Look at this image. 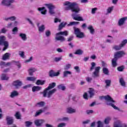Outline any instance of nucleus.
Wrapping results in <instances>:
<instances>
[{"label": "nucleus", "instance_id": "1", "mask_svg": "<svg viewBox=\"0 0 127 127\" xmlns=\"http://www.w3.org/2000/svg\"><path fill=\"white\" fill-rule=\"evenodd\" d=\"M55 87H56V83H51L49 84V86L46 88L43 92H40V94H43V97L44 98H48V99H50V98L52 97V95L57 91L56 88L53 89V88H55ZM51 89H53L51 90Z\"/></svg>", "mask_w": 127, "mask_h": 127}, {"label": "nucleus", "instance_id": "2", "mask_svg": "<svg viewBox=\"0 0 127 127\" xmlns=\"http://www.w3.org/2000/svg\"><path fill=\"white\" fill-rule=\"evenodd\" d=\"M64 6L65 10H71L72 12H75L78 13L80 11V8L75 2H71L70 1H66L63 3Z\"/></svg>", "mask_w": 127, "mask_h": 127}, {"label": "nucleus", "instance_id": "3", "mask_svg": "<svg viewBox=\"0 0 127 127\" xmlns=\"http://www.w3.org/2000/svg\"><path fill=\"white\" fill-rule=\"evenodd\" d=\"M99 99L100 100H103L105 99V100L106 101V104L108 106H111V107H112L114 110H117V111H120V108H118V107H116V105H114L113 103H116V101L114 100H113V98L110 96V95H107L105 96H100Z\"/></svg>", "mask_w": 127, "mask_h": 127}, {"label": "nucleus", "instance_id": "4", "mask_svg": "<svg viewBox=\"0 0 127 127\" xmlns=\"http://www.w3.org/2000/svg\"><path fill=\"white\" fill-rule=\"evenodd\" d=\"M91 66L90 68V72H92L94 69H95V71L92 73V77L93 78H98V77H100V70H101V66H97L96 67V63L95 62H92L91 63Z\"/></svg>", "mask_w": 127, "mask_h": 127}, {"label": "nucleus", "instance_id": "5", "mask_svg": "<svg viewBox=\"0 0 127 127\" xmlns=\"http://www.w3.org/2000/svg\"><path fill=\"white\" fill-rule=\"evenodd\" d=\"M68 32L67 31H61L59 33H57L56 34V37L55 39L56 40H57V41H61V42H64L66 40V39H65V37L64 36H68ZM60 35H64L63 36H60Z\"/></svg>", "mask_w": 127, "mask_h": 127}, {"label": "nucleus", "instance_id": "6", "mask_svg": "<svg viewBox=\"0 0 127 127\" xmlns=\"http://www.w3.org/2000/svg\"><path fill=\"white\" fill-rule=\"evenodd\" d=\"M0 45L4 46L2 49L3 51H5L7 49V47H8V42L6 41V38L4 36H0Z\"/></svg>", "mask_w": 127, "mask_h": 127}, {"label": "nucleus", "instance_id": "7", "mask_svg": "<svg viewBox=\"0 0 127 127\" xmlns=\"http://www.w3.org/2000/svg\"><path fill=\"white\" fill-rule=\"evenodd\" d=\"M74 34L76 35L77 38H84L85 37V34L84 33L81 32L80 29L76 27L73 28Z\"/></svg>", "mask_w": 127, "mask_h": 127}, {"label": "nucleus", "instance_id": "8", "mask_svg": "<svg viewBox=\"0 0 127 127\" xmlns=\"http://www.w3.org/2000/svg\"><path fill=\"white\" fill-rule=\"evenodd\" d=\"M14 2V0H2L1 2V5H4L5 6H11V7H14V6L12 3Z\"/></svg>", "mask_w": 127, "mask_h": 127}, {"label": "nucleus", "instance_id": "9", "mask_svg": "<svg viewBox=\"0 0 127 127\" xmlns=\"http://www.w3.org/2000/svg\"><path fill=\"white\" fill-rule=\"evenodd\" d=\"M46 7L49 9V12L51 14V15H53V14H55V11H54V8H55V7L53 4L51 3L49 4H45Z\"/></svg>", "mask_w": 127, "mask_h": 127}, {"label": "nucleus", "instance_id": "10", "mask_svg": "<svg viewBox=\"0 0 127 127\" xmlns=\"http://www.w3.org/2000/svg\"><path fill=\"white\" fill-rule=\"evenodd\" d=\"M126 55V53L124 51H118L114 54V58L117 59L122 58L123 56Z\"/></svg>", "mask_w": 127, "mask_h": 127}, {"label": "nucleus", "instance_id": "11", "mask_svg": "<svg viewBox=\"0 0 127 127\" xmlns=\"http://www.w3.org/2000/svg\"><path fill=\"white\" fill-rule=\"evenodd\" d=\"M5 120L7 126H11V125H13V123H14V120L13 119V117L11 116H6L5 118Z\"/></svg>", "mask_w": 127, "mask_h": 127}, {"label": "nucleus", "instance_id": "12", "mask_svg": "<svg viewBox=\"0 0 127 127\" xmlns=\"http://www.w3.org/2000/svg\"><path fill=\"white\" fill-rule=\"evenodd\" d=\"M12 85L15 89H19V87L22 86V82L19 80H15L13 81Z\"/></svg>", "mask_w": 127, "mask_h": 127}, {"label": "nucleus", "instance_id": "13", "mask_svg": "<svg viewBox=\"0 0 127 127\" xmlns=\"http://www.w3.org/2000/svg\"><path fill=\"white\" fill-rule=\"evenodd\" d=\"M44 123H45V120L42 119H37L34 121V124L36 127H42V125Z\"/></svg>", "mask_w": 127, "mask_h": 127}, {"label": "nucleus", "instance_id": "14", "mask_svg": "<svg viewBox=\"0 0 127 127\" xmlns=\"http://www.w3.org/2000/svg\"><path fill=\"white\" fill-rule=\"evenodd\" d=\"M72 16L74 20H77V21H84L83 17L80 16V14H76L75 13L72 14Z\"/></svg>", "mask_w": 127, "mask_h": 127}, {"label": "nucleus", "instance_id": "15", "mask_svg": "<svg viewBox=\"0 0 127 127\" xmlns=\"http://www.w3.org/2000/svg\"><path fill=\"white\" fill-rule=\"evenodd\" d=\"M114 127H127V125L120 121H117L114 123Z\"/></svg>", "mask_w": 127, "mask_h": 127}, {"label": "nucleus", "instance_id": "16", "mask_svg": "<svg viewBox=\"0 0 127 127\" xmlns=\"http://www.w3.org/2000/svg\"><path fill=\"white\" fill-rule=\"evenodd\" d=\"M48 107L47 106L44 107L43 109H40L38 111H37L36 112V114L35 115V117H38V116H40V115H41L42 113H44L46 110H47Z\"/></svg>", "mask_w": 127, "mask_h": 127}, {"label": "nucleus", "instance_id": "17", "mask_svg": "<svg viewBox=\"0 0 127 127\" xmlns=\"http://www.w3.org/2000/svg\"><path fill=\"white\" fill-rule=\"evenodd\" d=\"M59 75H60V72H59V71L55 72H54V70H51L49 72L50 77H56L57 76H59Z\"/></svg>", "mask_w": 127, "mask_h": 127}, {"label": "nucleus", "instance_id": "18", "mask_svg": "<svg viewBox=\"0 0 127 127\" xmlns=\"http://www.w3.org/2000/svg\"><path fill=\"white\" fill-rule=\"evenodd\" d=\"M127 19V17H125L123 18H122L119 19L118 21V25L119 26H122V25H124L125 24V22H126V21Z\"/></svg>", "mask_w": 127, "mask_h": 127}, {"label": "nucleus", "instance_id": "19", "mask_svg": "<svg viewBox=\"0 0 127 127\" xmlns=\"http://www.w3.org/2000/svg\"><path fill=\"white\" fill-rule=\"evenodd\" d=\"M88 94L89 95V98L92 99L94 96H95V90L92 88H90L88 90Z\"/></svg>", "mask_w": 127, "mask_h": 127}, {"label": "nucleus", "instance_id": "20", "mask_svg": "<svg viewBox=\"0 0 127 127\" xmlns=\"http://www.w3.org/2000/svg\"><path fill=\"white\" fill-rule=\"evenodd\" d=\"M46 105V103L44 101H41L35 104V107L37 108H43L44 106Z\"/></svg>", "mask_w": 127, "mask_h": 127}, {"label": "nucleus", "instance_id": "21", "mask_svg": "<svg viewBox=\"0 0 127 127\" xmlns=\"http://www.w3.org/2000/svg\"><path fill=\"white\" fill-rule=\"evenodd\" d=\"M19 36L23 41H26L27 40V36L26 34L20 33L19 34Z\"/></svg>", "mask_w": 127, "mask_h": 127}, {"label": "nucleus", "instance_id": "22", "mask_svg": "<svg viewBox=\"0 0 127 127\" xmlns=\"http://www.w3.org/2000/svg\"><path fill=\"white\" fill-rule=\"evenodd\" d=\"M37 71V69L36 68L31 67L28 70L29 75H30V76H33V73H34V72H36Z\"/></svg>", "mask_w": 127, "mask_h": 127}, {"label": "nucleus", "instance_id": "23", "mask_svg": "<svg viewBox=\"0 0 127 127\" xmlns=\"http://www.w3.org/2000/svg\"><path fill=\"white\" fill-rule=\"evenodd\" d=\"M42 89V87L39 86H34L32 88V91L33 93L35 92H38V91H40Z\"/></svg>", "mask_w": 127, "mask_h": 127}, {"label": "nucleus", "instance_id": "24", "mask_svg": "<svg viewBox=\"0 0 127 127\" xmlns=\"http://www.w3.org/2000/svg\"><path fill=\"white\" fill-rule=\"evenodd\" d=\"M10 53H6L5 54H4L2 56V59L4 61H5V60H7L9 59V57H10Z\"/></svg>", "mask_w": 127, "mask_h": 127}, {"label": "nucleus", "instance_id": "25", "mask_svg": "<svg viewBox=\"0 0 127 127\" xmlns=\"http://www.w3.org/2000/svg\"><path fill=\"white\" fill-rule=\"evenodd\" d=\"M38 9L39 11H41L42 14H46V12H47V10L45 9V7H39Z\"/></svg>", "mask_w": 127, "mask_h": 127}, {"label": "nucleus", "instance_id": "26", "mask_svg": "<svg viewBox=\"0 0 127 127\" xmlns=\"http://www.w3.org/2000/svg\"><path fill=\"white\" fill-rule=\"evenodd\" d=\"M38 27L39 32H44V30H45V25H42L39 26V24H38Z\"/></svg>", "mask_w": 127, "mask_h": 127}, {"label": "nucleus", "instance_id": "27", "mask_svg": "<svg viewBox=\"0 0 127 127\" xmlns=\"http://www.w3.org/2000/svg\"><path fill=\"white\" fill-rule=\"evenodd\" d=\"M67 24L66 22H62L59 26L58 30L59 31H60L62 30V29L64 28V27H65V26Z\"/></svg>", "mask_w": 127, "mask_h": 127}, {"label": "nucleus", "instance_id": "28", "mask_svg": "<svg viewBox=\"0 0 127 127\" xmlns=\"http://www.w3.org/2000/svg\"><path fill=\"white\" fill-rule=\"evenodd\" d=\"M16 19V17L13 16L9 17H5L4 18V20H5V21H13V20H15Z\"/></svg>", "mask_w": 127, "mask_h": 127}, {"label": "nucleus", "instance_id": "29", "mask_svg": "<svg viewBox=\"0 0 127 127\" xmlns=\"http://www.w3.org/2000/svg\"><path fill=\"white\" fill-rule=\"evenodd\" d=\"M87 29H89V31H90V33L91 34L94 35L95 34V29H94V28L93 27V26L92 25H89L88 27H87Z\"/></svg>", "mask_w": 127, "mask_h": 127}, {"label": "nucleus", "instance_id": "30", "mask_svg": "<svg viewBox=\"0 0 127 127\" xmlns=\"http://www.w3.org/2000/svg\"><path fill=\"white\" fill-rule=\"evenodd\" d=\"M105 83L106 84L105 88H108L109 87H111V84L112 83V80L110 79H107L105 80Z\"/></svg>", "mask_w": 127, "mask_h": 127}, {"label": "nucleus", "instance_id": "31", "mask_svg": "<svg viewBox=\"0 0 127 127\" xmlns=\"http://www.w3.org/2000/svg\"><path fill=\"white\" fill-rule=\"evenodd\" d=\"M103 73L104 75H107V76L110 75V71L109 69L107 67H103L102 69Z\"/></svg>", "mask_w": 127, "mask_h": 127}, {"label": "nucleus", "instance_id": "32", "mask_svg": "<svg viewBox=\"0 0 127 127\" xmlns=\"http://www.w3.org/2000/svg\"><path fill=\"white\" fill-rule=\"evenodd\" d=\"M117 61H118V60L117 59H115L114 58L112 60V65L113 67H117L118 66V63H117Z\"/></svg>", "mask_w": 127, "mask_h": 127}, {"label": "nucleus", "instance_id": "33", "mask_svg": "<svg viewBox=\"0 0 127 127\" xmlns=\"http://www.w3.org/2000/svg\"><path fill=\"white\" fill-rule=\"evenodd\" d=\"M18 96V92L17 91H14L11 93L10 95V98H14V97H17Z\"/></svg>", "mask_w": 127, "mask_h": 127}, {"label": "nucleus", "instance_id": "34", "mask_svg": "<svg viewBox=\"0 0 127 127\" xmlns=\"http://www.w3.org/2000/svg\"><path fill=\"white\" fill-rule=\"evenodd\" d=\"M67 113H68V114H74V113H76V109L68 108H67Z\"/></svg>", "mask_w": 127, "mask_h": 127}, {"label": "nucleus", "instance_id": "35", "mask_svg": "<svg viewBox=\"0 0 127 127\" xmlns=\"http://www.w3.org/2000/svg\"><path fill=\"white\" fill-rule=\"evenodd\" d=\"M119 83L123 87L126 86V82H125V80H124V78L121 77L119 79Z\"/></svg>", "mask_w": 127, "mask_h": 127}, {"label": "nucleus", "instance_id": "36", "mask_svg": "<svg viewBox=\"0 0 127 127\" xmlns=\"http://www.w3.org/2000/svg\"><path fill=\"white\" fill-rule=\"evenodd\" d=\"M58 89L59 90H62V91H65L66 90V87L64 86V84H61L58 86Z\"/></svg>", "mask_w": 127, "mask_h": 127}, {"label": "nucleus", "instance_id": "37", "mask_svg": "<svg viewBox=\"0 0 127 127\" xmlns=\"http://www.w3.org/2000/svg\"><path fill=\"white\" fill-rule=\"evenodd\" d=\"M113 48L115 50H116L117 51H118L119 50H121V49H122V48H123V47H122V46L120 44L119 45H115L114 46H113Z\"/></svg>", "mask_w": 127, "mask_h": 127}, {"label": "nucleus", "instance_id": "38", "mask_svg": "<svg viewBox=\"0 0 127 127\" xmlns=\"http://www.w3.org/2000/svg\"><path fill=\"white\" fill-rule=\"evenodd\" d=\"M83 53H84V52L83 51V50L81 49H78L75 51L74 54H75V55H82Z\"/></svg>", "mask_w": 127, "mask_h": 127}, {"label": "nucleus", "instance_id": "39", "mask_svg": "<svg viewBox=\"0 0 127 127\" xmlns=\"http://www.w3.org/2000/svg\"><path fill=\"white\" fill-rule=\"evenodd\" d=\"M36 84V85H44V84H45V81L38 79V80H37Z\"/></svg>", "mask_w": 127, "mask_h": 127}, {"label": "nucleus", "instance_id": "40", "mask_svg": "<svg viewBox=\"0 0 127 127\" xmlns=\"http://www.w3.org/2000/svg\"><path fill=\"white\" fill-rule=\"evenodd\" d=\"M27 81H30L31 82H34L36 78L34 76H29L26 78Z\"/></svg>", "mask_w": 127, "mask_h": 127}, {"label": "nucleus", "instance_id": "41", "mask_svg": "<svg viewBox=\"0 0 127 127\" xmlns=\"http://www.w3.org/2000/svg\"><path fill=\"white\" fill-rule=\"evenodd\" d=\"M111 120H112V118H111V117H107L104 120V124L105 125H109V124H110V121H111Z\"/></svg>", "mask_w": 127, "mask_h": 127}, {"label": "nucleus", "instance_id": "42", "mask_svg": "<svg viewBox=\"0 0 127 127\" xmlns=\"http://www.w3.org/2000/svg\"><path fill=\"white\" fill-rule=\"evenodd\" d=\"M80 22L72 21L70 22L68 24H67V26H72V25H77V24H79Z\"/></svg>", "mask_w": 127, "mask_h": 127}, {"label": "nucleus", "instance_id": "43", "mask_svg": "<svg viewBox=\"0 0 127 127\" xmlns=\"http://www.w3.org/2000/svg\"><path fill=\"white\" fill-rule=\"evenodd\" d=\"M72 74V72L68 70H66L64 72V77H67L68 75H71Z\"/></svg>", "mask_w": 127, "mask_h": 127}, {"label": "nucleus", "instance_id": "44", "mask_svg": "<svg viewBox=\"0 0 127 127\" xmlns=\"http://www.w3.org/2000/svg\"><path fill=\"white\" fill-rule=\"evenodd\" d=\"M15 117L17 119V120H20V117H21V115H20V113L19 112H16L15 114Z\"/></svg>", "mask_w": 127, "mask_h": 127}, {"label": "nucleus", "instance_id": "45", "mask_svg": "<svg viewBox=\"0 0 127 127\" xmlns=\"http://www.w3.org/2000/svg\"><path fill=\"white\" fill-rule=\"evenodd\" d=\"M45 35L46 37H49V36L51 35V31H50L49 30H47L45 32Z\"/></svg>", "mask_w": 127, "mask_h": 127}, {"label": "nucleus", "instance_id": "46", "mask_svg": "<svg viewBox=\"0 0 127 127\" xmlns=\"http://www.w3.org/2000/svg\"><path fill=\"white\" fill-rule=\"evenodd\" d=\"M124 69H125V66L124 65H122L117 67L118 71L119 72H123L124 71Z\"/></svg>", "mask_w": 127, "mask_h": 127}, {"label": "nucleus", "instance_id": "47", "mask_svg": "<svg viewBox=\"0 0 127 127\" xmlns=\"http://www.w3.org/2000/svg\"><path fill=\"white\" fill-rule=\"evenodd\" d=\"M97 127H104V124H103V122L99 121L97 122Z\"/></svg>", "mask_w": 127, "mask_h": 127}, {"label": "nucleus", "instance_id": "48", "mask_svg": "<svg viewBox=\"0 0 127 127\" xmlns=\"http://www.w3.org/2000/svg\"><path fill=\"white\" fill-rule=\"evenodd\" d=\"M1 80H8V77L7 75H6L4 74H2L1 76Z\"/></svg>", "mask_w": 127, "mask_h": 127}, {"label": "nucleus", "instance_id": "49", "mask_svg": "<svg viewBox=\"0 0 127 127\" xmlns=\"http://www.w3.org/2000/svg\"><path fill=\"white\" fill-rule=\"evenodd\" d=\"M127 40L125 39L122 42L120 45L122 46V47H124V46H125L127 44Z\"/></svg>", "mask_w": 127, "mask_h": 127}, {"label": "nucleus", "instance_id": "50", "mask_svg": "<svg viewBox=\"0 0 127 127\" xmlns=\"http://www.w3.org/2000/svg\"><path fill=\"white\" fill-rule=\"evenodd\" d=\"M113 9H114V6L109 7L107 9V13H111L112 11H113Z\"/></svg>", "mask_w": 127, "mask_h": 127}, {"label": "nucleus", "instance_id": "51", "mask_svg": "<svg viewBox=\"0 0 127 127\" xmlns=\"http://www.w3.org/2000/svg\"><path fill=\"white\" fill-rule=\"evenodd\" d=\"M25 124L26 125V127H29L31 126V125H32V122H29V121H27L25 123Z\"/></svg>", "mask_w": 127, "mask_h": 127}, {"label": "nucleus", "instance_id": "52", "mask_svg": "<svg viewBox=\"0 0 127 127\" xmlns=\"http://www.w3.org/2000/svg\"><path fill=\"white\" fill-rule=\"evenodd\" d=\"M62 60V57H59V58H54V62H59V61H61Z\"/></svg>", "mask_w": 127, "mask_h": 127}, {"label": "nucleus", "instance_id": "53", "mask_svg": "<svg viewBox=\"0 0 127 127\" xmlns=\"http://www.w3.org/2000/svg\"><path fill=\"white\" fill-rule=\"evenodd\" d=\"M71 68V64H67L64 66V70H69Z\"/></svg>", "mask_w": 127, "mask_h": 127}, {"label": "nucleus", "instance_id": "54", "mask_svg": "<svg viewBox=\"0 0 127 127\" xmlns=\"http://www.w3.org/2000/svg\"><path fill=\"white\" fill-rule=\"evenodd\" d=\"M19 55L20 56V57H22V58H24V52L19 51Z\"/></svg>", "mask_w": 127, "mask_h": 127}, {"label": "nucleus", "instance_id": "55", "mask_svg": "<svg viewBox=\"0 0 127 127\" xmlns=\"http://www.w3.org/2000/svg\"><path fill=\"white\" fill-rule=\"evenodd\" d=\"M74 69L75 70L77 73H80V67L78 66H74Z\"/></svg>", "mask_w": 127, "mask_h": 127}, {"label": "nucleus", "instance_id": "56", "mask_svg": "<svg viewBox=\"0 0 127 127\" xmlns=\"http://www.w3.org/2000/svg\"><path fill=\"white\" fill-rule=\"evenodd\" d=\"M101 63L102 66V67H103V68H107V67L108 66V64H107V63H106V62L102 61Z\"/></svg>", "mask_w": 127, "mask_h": 127}, {"label": "nucleus", "instance_id": "57", "mask_svg": "<svg viewBox=\"0 0 127 127\" xmlns=\"http://www.w3.org/2000/svg\"><path fill=\"white\" fill-rule=\"evenodd\" d=\"M66 127V123H62L58 125V127Z\"/></svg>", "mask_w": 127, "mask_h": 127}, {"label": "nucleus", "instance_id": "58", "mask_svg": "<svg viewBox=\"0 0 127 127\" xmlns=\"http://www.w3.org/2000/svg\"><path fill=\"white\" fill-rule=\"evenodd\" d=\"M18 31V29L16 27H14V28L12 29L13 34H15V33L17 32Z\"/></svg>", "mask_w": 127, "mask_h": 127}, {"label": "nucleus", "instance_id": "59", "mask_svg": "<svg viewBox=\"0 0 127 127\" xmlns=\"http://www.w3.org/2000/svg\"><path fill=\"white\" fill-rule=\"evenodd\" d=\"M25 20H27V21H28L29 23H30V24H31V25H34L33 22H32V21H31V20H30V19H29L28 18H25Z\"/></svg>", "mask_w": 127, "mask_h": 127}, {"label": "nucleus", "instance_id": "60", "mask_svg": "<svg viewBox=\"0 0 127 127\" xmlns=\"http://www.w3.org/2000/svg\"><path fill=\"white\" fill-rule=\"evenodd\" d=\"M96 10H98V8L95 7V8H92L91 10V13H92V14H95L96 13Z\"/></svg>", "mask_w": 127, "mask_h": 127}, {"label": "nucleus", "instance_id": "61", "mask_svg": "<svg viewBox=\"0 0 127 127\" xmlns=\"http://www.w3.org/2000/svg\"><path fill=\"white\" fill-rule=\"evenodd\" d=\"M13 24V23H8L6 26L7 28H11V27H12V25Z\"/></svg>", "mask_w": 127, "mask_h": 127}, {"label": "nucleus", "instance_id": "62", "mask_svg": "<svg viewBox=\"0 0 127 127\" xmlns=\"http://www.w3.org/2000/svg\"><path fill=\"white\" fill-rule=\"evenodd\" d=\"M73 38H74V36H71L69 38H67V41H68V42H71V41H72V40H73Z\"/></svg>", "mask_w": 127, "mask_h": 127}, {"label": "nucleus", "instance_id": "63", "mask_svg": "<svg viewBox=\"0 0 127 127\" xmlns=\"http://www.w3.org/2000/svg\"><path fill=\"white\" fill-rule=\"evenodd\" d=\"M3 66H5V63L4 62H1L0 63V67L3 68Z\"/></svg>", "mask_w": 127, "mask_h": 127}, {"label": "nucleus", "instance_id": "64", "mask_svg": "<svg viewBox=\"0 0 127 127\" xmlns=\"http://www.w3.org/2000/svg\"><path fill=\"white\" fill-rule=\"evenodd\" d=\"M69 121L68 117H63V122H68Z\"/></svg>", "mask_w": 127, "mask_h": 127}]
</instances>
